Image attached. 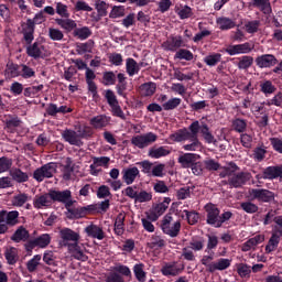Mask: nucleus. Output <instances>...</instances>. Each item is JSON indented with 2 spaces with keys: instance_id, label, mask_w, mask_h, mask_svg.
<instances>
[{
  "instance_id": "1",
  "label": "nucleus",
  "mask_w": 282,
  "mask_h": 282,
  "mask_svg": "<svg viewBox=\"0 0 282 282\" xmlns=\"http://www.w3.org/2000/svg\"><path fill=\"white\" fill-rule=\"evenodd\" d=\"M204 208L206 213V224L212 226V228H221L226 221L232 219V212H224L221 214V209L213 203H207Z\"/></svg>"
},
{
  "instance_id": "2",
  "label": "nucleus",
  "mask_w": 282,
  "mask_h": 282,
  "mask_svg": "<svg viewBox=\"0 0 282 282\" xmlns=\"http://www.w3.org/2000/svg\"><path fill=\"white\" fill-rule=\"evenodd\" d=\"M160 228L163 235L175 238L180 236L182 223L180 220H175L172 214H166L161 220Z\"/></svg>"
},
{
  "instance_id": "3",
  "label": "nucleus",
  "mask_w": 282,
  "mask_h": 282,
  "mask_svg": "<svg viewBox=\"0 0 282 282\" xmlns=\"http://www.w3.org/2000/svg\"><path fill=\"white\" fill-rule=\"evenodd\" d=\"M50 195L53 204H64L67 213L72 215V210H74V204H76V200L72 199V191L64 189V191H56V189H50Z\"/></svg>"
},
{
  "instance_id": "4",
  "label": "nucleus",
  "mask_w": 282,
  "mask_h": 282,
  "mask_svg": "<svg viewBox=\"0 0 282 282\" xmlns=\"http://www.w3.org/2000/svg\"><path fill=\"white\" fill-rule=\"evenodd\" d=\"M58 165L55 162L46 163L33 172V180L36 182L50 180L51 177H54V173H56Z\"/></svg>"
},
{
  "instance_id": "5",
  "label": "nucleus",
  "mask_w": 282,
  "mask_h": 282,
  "mask_svg": "<svg viewBox=\"0 0 282 282\" xmlns=\"http://www.w3.org/2000/svg\"><path fill=\"white\" fill-rule=\"evenodd\" d=\"M198 123L197 120L192 122L188 129H180L177 132L170 135L171 140L174 142H184L186 140H191V138H195L197 135ZM189 130V131H188Z\"/></svg>"
},
{
  "instance_id": "6",
  "label": "nucleus",
  "mask_w": 282,
  "mask_h": 282,
  "mask_svg": "<svg viewBox=\"0 0 282 282\" xmlns=\"http://www.w3.org/2000/svg\"><path fill=\"white\" fill-rule=\"evenodd\" d=\"M156 140L158 134L148 132L145 134H138L132 137L131 144L138 149H147V147H150V144H153V142H156Z\"/></svg>"
},
{
  "instance_id": "7",
  "label": "nucleus",
  "mask_w": 282,
  "mask_h": 282,
  "mask_svg": "<svg viewBox=\"0 0 282 282\" xmlns=\"http://www.w3.org/2000/svg\"><path fill=\"white\" fill-rule=\"evenodd\" d=\"M249 195H251L252 199H257L261 204H270L274 202V192L267 188H252L249 191Z\"/></svg>"
},
{
  "instance_id": "8",
  "label": "nucleus",
  "mask_w": 282,
  "mask_h": 282,
  "mask_svg": "<svg viewBox=\"0 0 282 282\" xmlns=\"http://www.w3.org/2000/svg\"><path fill=\"white\" fill-rule=\"evenodd\" d=\"M251 178L252 174H250V172H238L228 177L227 184L230 188H241L242 186H246Z\"/></svg>"
},
{
  "instance_id": "9",
  "label": "nucleus",
  "mask_w": 282,
  "mask_h": 282,
  "mask_svg": "<svg viewBox=\"0 0 282 282\" xmlns=\"http://www.w3.org/2000/svg\"><path fill=\"white\" fill-rule=\"evenodd\" d=\"M59 237L62 239V246L69 249V246L76 243L78 245V241H80V234L65 227L59 230Z\"/></svg>"
},
{
  "instance_id": "10",
  "label": "nucleus",
  "mask_w": 282,
  "mask_h": 282,
  "mask_svg": "<svg viewBox=\"0 0 282 282\" xmlns=\"http://www.w3.org/2000/svg\"><path fill=\"white\" fill-rule=\"evenodd\" d=\"M184 272V264L177 261L165 262L161 268L163 276H180Z\"/></svg>"
},
{
  "instance_id": "11",
  "label": "nucleus",
  "mask_w": 282,
  "mask_h": 282,
  "mask_svg": "<svg viewBox=\"0 0 282 282\" xmlns=\"http://www.w3.org/2000/svg\"><path fill=\"white\" fill-rule=\"evenodd\" d=\"M26 45V55L30 58H34V61H39V58H45V45H42L41 42L35 41L34 43H25Z\"/></svg>"
},
{
  "instance_id": "12",
  "label": "nucleus",
  "mask_w": 282,
  "mask_h": 282,
  "mask_svg": "<svg viewBox=\"0 0 282 282\" xmlns=\"http://www.w3.org/2000/svg\"><path fill=\"white\" fill-rule=\"evenodd\" d=\"M256 177L257 180H279L282 177V164L268 166L262 171V174H258Z\"/></svg>"
},
{
  "instance_id": "13",
  "label": "nucleus",
  "mask_w": 282,
  "mask_h": 282,
  "mask_svg": "<svg viewBox=\"0 0 282 282\" xmlns=\"http://www.w3.org/2000/svg\"><path fill=\"white\" fill-rule=\"evenodd\" d=\"M23 41L24 43H33L34 41V32L36 30V24L32 19H28L26 22L21 23Z\"/></svg>"
},
{
  "instance_id": "14",
  "label": "nucleus",
  "mask_w": 282,
  "mask_h": 282,
  "mask_svg": "<svg viewBox=\"0 0 282 282\" xmlns=\"http://www.w3.org/2000/svg\"><path fill=\"white\" fill-rule=\"evenodd\" d=\"M182 35L170 36L164 43L163 47L166 52H178L180 47H185Z\"/></svg>"
},
{
  "instance_id": "15",
  "label": "nucleus",
  "mask_w": 282,
  "mask_h": 282,
  "mask_svg": "<svg viewBox=\"0 0 282 282\" xmlns=\"http://www.w3.org/2000/svg\"><path fill=\"white\" fill-rule=\"evenodd\" d=\"M6 223L7 226L13 227L19 224V210L8 212L6 209L0 210V224Z\"/></svg>"
},
{
  "instance_id": "16",
  "label": "nucleus",
  "mask_w": 282,
  "mask_h": 282,
  "mask_svg": "<svg viewBox=\"0 0 282 282\" xmlns=\"http://www.w3.org/2000/svg\"><path fill=\"white\" fill-rule=\"evenodd\" d=\"M226 54L229 56H237V54H250L252 52V45L249 42L242 44L229 45L225 48Z\"/></svg>"
},
{
  "instance_id": "17",
  "label": "nucleus",
  "mask_w": 282,
  "mask_h": 282,
  "mask_svg": "<svg viewBox=\"0 0 282 282\" xmlns=\"http://www.w3.org/2000/svg\"><path fill=\"white\" fill-rule=\"evenodd\" d=\"M95 210H98L96 205L74 207V209L70 210V215H68V219H83V217H86V215H89V213H95Z\"/></svg>"
},
{
  "instance_id": "18",
  "label": "nucleus",
  "mask_w": 282,
  "mask_h": 282,
  "mask_svg": "<svg viewBox=\"0 0 282 282\" xmlns=\"http://www.w3.org/2000/svg\"><path fill=\"white\" fill-rule=\"evenodd\" d=\"M278 64H279V59H276V56L272 54H263L256 58V65H258L260 69L274 67V65H278Z\"/></svg>"
},
{
  "instance_id": "19",
  "label": "nucleus",
  "mask_w": 282,
  "mask_h": 282,
  "mask_svg": "<svg viewBox=\"0 0 282 282\" xmlns=\"http://www.w3.org/2000/svg\"><path fill=\"white\" fill-rule=\"evenodd\" d=\"M121 173L122 180L126 182L127 186H131L137 177H140V170L135 166L123 169Z\"/></svg>"
},
{
  "instance_id": "20",
  "label": "nucleus",
  "mask_w": 282,
  "mask_h": 282,
  "mask_svg": "<svg viewBox=\"0 0 282 282\" xmlns=\"http://www.w3.org/2000/svg\"><path fill=\"white\" fill-rule=\"evenodd\" d=\"M84 232H86L87 237H90V239H98L99 241H102L105 239V230H102V227L98 225H88Z\"/></svg>"
},
{
  "instance_id": "21",
  "label": "nucleus",
  "mask_w": 282,
  "mask_h": 282,
  "mask_svg": "<svg viewBox=\"0 0 282 282\" xmlns=\"http://www.w3.org/2000/svg\"><path fill=\"white\" fill-rule=\"evenodd\" d=\"M52 204H53V200H52V196L50 195V191L48 193H45L41 196H35L33 200V206L37 210H41V208H50Z\"/></svg>"
},
{
  "instance_id": "22",
  "label": "nucleus",
  "mask_w": 282,
  "mask_h": 282,
  "mask_svg": "<svg viewBox=\"0 0 282 282\" xmlns=\"http://www.w3.org/2000/svg\"><path fill=\"white\" fill-rule=\"evenodd\" d=\"M109 122H111V117L107 115H99L89 120V124L93 129H105V127H109Z\"/></svg>"
},
{
  "instance_id": "23",
  "label": "nucleus",
  "mask_w": 282,
  "mask_h": 282,
  "mask_svg": "<svg viewBox=\"0 0 282 282\" xmlns=\"http://www.w3.org/2000/svg\"><path fill=\"white\" fill-rule=\"evenodd\" d=\"M63 139L73 147H83V140L79 139L78 133L74 130L66 129L62 133Z\"/></svg>"
},
{
  "instance_id": "24",
  "label": "nucleus",
  "mask_w": 282,
  "mask_h": 282,
  "mask_svg": "<svg viewBox=\"0 0 282 282\" xmlns=\"http://www.w3.org/2000/svg\"><path fill=\"white\" fill-rule=\"evenodd\" d=\"M197 160H199V154L184 153L178 156V164H181L183 169H191Z\"/></svg>"
},
{
  "instance_id": "25",
  "label": "nucleus",
  "mask_w": 282,
  "mask_h": 282,
  "mask_svg": "<svg viewBox=\"0 0 282 282\" xmlns=\"http://www.w3.org/2000/svg\"><path fill=\"white\" fill-rule=\"evenodd\" d=\"M55 23L66 32H74L76 28H78V24L76 23V21L69 18H56Z\"/></svg>"
},
{
  "instance_id": "26",
  "label": "nucleus",
  "mask_w": 282,
  "mask_h": 282,
  "mask_svg": "<svg viewBox=\"0 0 282 282\" xmlns=\"http://www.w3.org/2000/svg\"><path fill=\"white\" fill-rule=\"evenodd\" d=\"M95 10L97 11V17L94 18V21L98 23L102 17H107L109 10V4L105 0H95Z\"/></svg>"
},
{
  "instance_id": "27",
  "label": "nucleus",
  "mask_w": 282,
  "mask_h": 282,
  "mask_svg": "<svg viewBox=\"0 0 282 282\" xmlns=\"http://www.w3.org/2000/svg\"><path fill=\"white\" fill-rule=\"evenodd\" d=\"M21 119L17 116L9 115V117L4 120V129L9 133H14L17 131V128L21 127Z\"/></svg>"
},
{
  "instance_id": "28",
  "label": "nucleus",
  "mask_w": 282,
  "mask_h": 282,
  "mask_svg": "<svg viewBox=\"0 0 282 282\" xmlns=\"http://www.w3.org/2000/svg\"><path fill=\"white\" fill-rule=\"evenodd\" d=\"M30 239V231L25 227L20 226L14 234L11 236V241L15 243H21V241H28Z\"/></svg>"
},
{
  "instance_id": "29",
  "label": "nucleus",
  "mask_w": 282,
  "mask_h": 282,
  "mask_svg": "<svg viewBox=\"0 0 282 282\" xmlns=\"http://www.w3.org/2000/svg\"><path fill=\"white\" fill-rule=\"evenodd\" d=\"M91 34H94V32L91 31V29H89V26H76L73 31V36L75 39H78L79 41H87V39H89Z\"/></svg>"
},
{
  "instance_id": "30",
  "label": "nucleus",
  "mask_w": 282,
  "mask_h": 282,
  "mask_svg": "<svg viewBox=\"0 0 282 282\" xmlns=\"http://www.w3.org/2000/svg\"><path fill=\"white\" fill-rule=\"evenodd\" d=\"M231 129L236 133H246L248 131V120L242 118L232 119Z\"/></svg>"
},
{
  "instance_id": "31",
  "label": "nucleus",
  "mask_w": 282,
  "mask_h": 282,
  "mask_svg": "<svg viewBox=\"0 0 282 282\" xmlns=\"http://www.w3.org/2000/svg\"><path fill=\"white\" fill-rule=\"evenodd\" d=\"M216 23L219 30H221L223 32L232 30L237 25V23L232 19L226 17L217 18Z\"/></svg>"
},
{
  "instance_id": "32",
  "label": "nucleus",
  "mask_w": 282,
  "mask_h": 282,
  "mask_svg": "<svg viewBox=\"0 0 282 282\" xmlns=\"http://www.w3.org/2000/svg\"><path fill=\"white\" fill-rule=\"evenodd\" d=\"M68 251L70 252L72 257L75 258L77 261H87L89 259L87 254L83 252V249L79 245H69Z\"/></svg>"
},
{
  "instance_id": "33",
  "label": "nucleus",
  "mask_w": 282,
  "mask_h": 282,
  "mask_svg": "<svg viewBox=\"0 0 282 282\" xmlns=\"http://www.w3.org/2000/svg\"><path fill=\"white\" fill-rule=\"evenodd\" d=\"M10 176L18 184H23L30 180V175H28V173L21 171V169H19V167L11 170Z\"/></svg>"
},
{
  "instance_id": "34",
  "label": "nucleus",
  "mask_w": 282,
  "mask_h": 282,
  "mask_svg": "<svg viewBox=\"0 0 282 282\" xmlns=\"http://www.w3.org/2000/svg\"><path fill=\"white\" fill-rule=\"evenodd\" d=\"M94 45H96V42H94V40H88L87 42H84V43H77L76 52L79 55L91 54V52H94Z\"/></svg>"
},
{
  "instance_id": "35",
  "label": "nucleus",
  "mask_w": 282,
  "mask_h": 282,
  "mask_svg": "<svg viewBox=\"0 0 282 282\" xmlns=\"http://www.w3.org/2000/svg\"><path fill=\"white\" fill-rule=\"evenodd\" d=\"M148 155L153 160H160V158H166V155H171V151L164 147L151 148Z\"/></svg>"
},
{
  "instance_id": "36",
  "label": "nucleus",
  "mask_w": 282,
  "mask_h": 282,
  "mask_svg": "<svg viewBox=\"0 0 282 282\" xmlns=\"http://www.w3.org/2000/svg\"><path fill=\"white\" fill-rule=\"evenodd\" d=\"M117 80H118V84L116 86V89H117L118 96H122V98H127V94L124 93L127 91V77L124 76V74L119 73L117 75Z\"/></svg>"
},
{
  "instance_id": "37",
  "label": "nucleus",
  "mask_w": 282,
  "mask_h": 282,
  "mask_svg": "<svg viewBox=\"0 0 282 282\" xmlns=\"http://www.w3.org/2000/svg\"><path fill=\"white\" fill-rule=\"evenodd\" d=\"M260 91L261 94L268 96H272V94L276 93V86L270 79H265L260 83Z\"/></svg>"
},
{
  "instance_id": "38",
  "label": "nucleus",
  "mask_w": 282,
  "mask_h": 282,
  "mask_svg": "<svg viewBox=\"0 0 282 282\" xmlns=\"http://www.w3.org/2000/svg\"><path fill=\"white\" fill-rule=\"evenodd\" d=\"M4 259L9 265H14L19 261V251L14 247H10L4 251Z\"/></svg>"
},
{
  "instance_id": "39",
  "label": "nucleus",
  "mask_w": 282,
  "mask_h": 282,
  "mask_svg": "<svg viewBox=\"0 0 282 282\" xmlns=\"http://www.w3.org/2000/svg\"><path fill=\"white\" fill-rule=\"evenodd\" d=\"M126 72L128 76H135V74L140 73V68L138 66V62L132 57H128L126 59Z\"/></svg>"
},
{
  "instance_id": "40",
  "label": "nucleus",
  "mask_w": 282,
  "mask_h": 282,
  "mask_svg": "<svg viewBox=\"0 0 282 282\" xmlns=\"http://www.w3.org/2000/svg\"><path fill=\"white\" fill-rule=\"evenodd\" d=\"M279 243H281V238L279 235L273 234L271 235L268 245L265 246V252L267 254H270V252H274L276 248H279Z\"/></svg>"
},
{
  "instance_id": "41",
  "label": "nucleus",
  "mask_w": 282,
  "mask_h": 282,
  "mask_svg": "<svg viewBox=\"0 0 282 282\" xmlns=\"http://www.w3.org/2000/svg\"><path fill=\"white\" fill-rule=\"evenodd\" d=\"M132 270L137 281L147 282V271H144V263L134 264Z\"/></svg>"
},
{
  "instance_id": "42",
  "label": "nucleus",
  "mask_w": 282,
  "mask_h": 282,
  "mask_svg": "<svg viewBox=\"0 0 282 282\" xmlns=\"http://www.w3.org/2000/svg\"><path fill=\"white\" fill-rule=\"evenodd\" d=\"M55 13L58 14L61 19H69V17H72L69 7L63 2H55Z\"/></svg>"
},
{
  "instance_id": "43",
  "label": "nucleus",
  "mask_w": 282,
  "mask_h": 282,
  "mask_svg": "<svg viewBox=\"0 0 282 282\" xmlns=\"http://www.w3.org/2000/svg\"><path fill=\"white\" fill-rule=\"evenodd\" d=\"M124 214L120 213L118 214L116 220H115V234L118 235V237H121V235H124Z\"/></svg>"
},
{
  "instance_id": "44",
  "label": "nucleus",
  "mask_w": 282,
  "mask_h": 282,
  "mask_svg": "<svg viewBox=\"0 0 282 282\" xmlns=\"http://www.w3.org/2000/svg\"><path fill=\"white\" fill-rule=\"evenodd\" d=\"M164 246H166V241H164V239H162V237L160 236H152L150 241L148 242V247L151 250H160L164 248Z\"/></svg>"
},
{
  "instance_id": "45",
  "label": "nucleus",
  "mask_w": 282,
  "mask_h": 282,
  "mask_svg": "<svg viewBox=\"0 0 282 282\" xmlns=\"http://www.w3.org/2000/svg\"><path fill=\"white\" fill-rule=\"evenodd\" d=\"M238 69H250V67H252V63H254V58L250 55H243L241 57H238Z\"/></svg>"
},
{
  "instance_id": "46",
  "label": "nucleus",
  "mask_w": 282,
  "mask_h": 282,
  "mask_svg": "<svg viewBox=\"0 0 282 282\" xmlns=\"http://www.w3.org/2000/svg\"><path fill=\"white\" fill-rule=\"evenodd\" d=\"M156 89L158 85H155L153 82L145 83L140 86L141 95L145 97L153 96Z\"/></svg>"
},
{
  "instance_id": "47",
  "label": "nucleus",
  "mask_w": 282,
  "mask_h": 282,
  "mask_svg": "<svg viewBox=\"0 0 282 282\" xmlns=\"http://www.w3.org/2000/svg\"><path fill=\"white\" fill-rule=\"evenodd\" d=\"M217 246H219V238L215 235H207L205 252H215V250H217Z\"/></svg>"
},
{
  "instance_id": "48",
  "label": "nucleus",
  "mask_w": 282,
  "mask_h": 282,
  "mask_svg": "<svg viewBox=\"0 0 282 282\" xmlns=\"http://www.w3.org/2000/svg\"><path fill=\"white\" fill-rule=\"evenodd\" d=\"M175 59L178 61H193V58H195V55L193 54V52L186 50V48H180L178 51H176L175 55H174Z\"/></svg>"
},
{
  "instance_id": "49",
  "label": "nucleus",
  "mask_w": 282,
  "mask_h": 282,
  "mask_svg": "<svg viewBox=\"0 0 282 282\" xmlns=\"http://www.w3.org/2000/svg\"><path fill=\"white\" fill-rule=\"evenodd\" d=\"M206 256H203L200 263L207 268V272H213V265L215 262H210L215 259V252H205Z\"/></svg>"
},
{
  "instance_id": "50",
  "label": "nucleus",
  "mask_w": 282,
  "mask_h": 282,
  "mask_svg": "<svg viewBox=\"0 0 282 282\" xmlns=\"http://www.w3.org/2000/svg\"><path fill=\"white\" fill-rule=\"evenodd\" d=\"M228 268H230V260L226 258H220L217 262H214V264L212 265V273L217 272V270H228Z\"/></svg>"
},
{
  "instance_id": "51",
  "label": "nucleus",
  "mask_w": 282,
  "mask_h": 282,
  "mask_svg": "<svg viewBox=\"0 0 282 282\" xmlns=\"http://www.w3.org/2000/svg\"><path fill=\"white\" fill-rule=\"evenodd\" d=\"M76 133L79 140H88V138H91V135H94V129L89 126H84L79 127Z\"/></svg>"
},
{
  "instance_id": "52",
  "label": "nucleus",
  "mask_w": 282,
  "mask_h": 282,
  "mask_svg": "<svg viewBox=\"0 0 282 282\" xmlns=\"http://www.w3.org/2000/svg\"><path fill=\"white\" fill-rule=\"evenodd\" d=\"M34 241L37 248H47V246H50V243L52 242V237L50 236V234H42L37 238H34Z\"/></svg>"
},
{
  "instance_id": "53",
  "label": "nucleus",
  "mask_w": 282,
  "mask_h": 282,
  "mask_svg": "<svg viewBox=\"0 0 282 282\" xmlns=\"http://www.w3.org/2000/svg\"><path fill=\"white\" fill-rule=\"evenodd\" d=\"M180 105H182V99L174 97L165 101L162 107L164 111H173V109H177Z\"/></svg>"
},
{
  "instance_id": "54",
  "label": "nucleus",
  "mask_w": 282,
  "mask_h": 282,
  "mask_svg": "<svg viewBox=\"0 0 282 282\" xmlns=\"http://www.w3.org/2000/svg\"><path fill=\"white\" fill-rule=\"evenodd\" d=\"M204 63H206L208 67H215V65L221 63V53H213L207 55L204 58Z\"/></svg>"
},
{
  "instance_id": "55",
  "label": "nucleus",
  "mask_w": 282,
  "mask_h": 282,
  "mask_svg": "<svg viewBox=\"0 0 282 282\" xmlns=\"http://www.w3.org/2000/svg\"><path fill=\"white\" fill-rule=\"evenodd\" d=\"M63 180H72V174L74 173V165H72V159H67L65 165L62 169Z\"/></svg>"
},
{
  "instance_id": "56",
  "label": "nucleus",
  "mask_w": 282,
  "mask_h": 282,
  "mask_svg": "<svg viewBox=\"0 0 282 282\" xmlns=\"http://www.w3.org/2000/svg\"><path fill=\"white\" fill-rule=\"evenodd\" d=\"M30 199V196L25 193H20L12 198V206L21 208Z\"/></svg>"
},
{
  "instance_id": "57",
  "label": "nucleus",
  "mask_w": 282,
  "mask_h": 282,
  "mask_svg": "<svg viewBox=\"0 0 282 282\" xmlns=\"http://www.w3.org/2000/svg\"><path fill=\"white\" fill-rule=\"evenodd\" d=\"M259 28H261V21L259 20H252L245 24V29L248 34H257V32H259Z\"/></svg>"
},
{
  "instance_id": "58",
  "label": "nucleus",
  "mask_w": 282,
  "mask_h": 282,
  "mask_svg": "<svg viewBox=\"0 0 282 282\" xmlns=\"http://www.w3.org/2000/svg\"><path fill=\"white\" fill-rule=\"evenodd\" d=\"M189 140L192 143L183 145L184 151H197L202 149V142H199L197 134H195V137H191Z\"/></svg>"
},
{
  "instance_id": "59",
  "label": "nucleus",
  "mask_w": 282,
  "mask_h": 282,
  "mask_svg": "<svg viewBox=\"0 0 282 282\" xmlns=\"http://www.w3.org/2000/svg\"><path fill=\"white\" fill-rule=\"evenodd\" d=\"M21 67L22 68L20 70V76L24 78V80H28L29 78H34V76H36V72H34V68L25 64H22Z\"/></svg>"
},
{
  "instance_id": "60",
  "label": "nucleus",
  "mask_w": 282,
  "mask_h": 282,
  "mask_svg": "<svg viewBox=\"0 0 282 282\" xmlns=\"http://www.w3.org/2000/svg\"><path fill=\"white\" fill-rule=\"evenodd\" d=\"M126 10L124 6H113L109 13V19H121V17H124Z\"/></svg>"
},
{
  "instance_id": "61",
  "label": "nucleus",
  "mask_w": 282,
  "mask_h": 282,
  "mask_svg": "<svg viewBox=\"0 0 282 282\" xmlns=\"http://www.w3.org/2000/svg\"><path fill=\"white\" fill-rule=\"evenodd\" d=\"M183 213L185 214L187 224H189V226H195V224L199 221V213L195 210L188 212V209H184Z\"/></svg>"
},
{
  "instance_id": "62",
  "label": "nucleus",
  "mask_w": 282,
  "mask_h": 282,
  "mask_svg": "<svg viewBox=\"0 0 282 282\" xmlns=\"http://www.w3.org/2000/svg\"><path fill=\"white\" fill-rule=\"evenodd\" d=\"M240 208L248 213V215H254V213H259V206L252 202H243L240 204Z\"/></svg>"
},
{
  "instance_id": "63",
  "label": "nucleus",
  "mask_w": 282,
  "mask_h": 282,
  "mask_svg": "<svg viewBox=\"0 0 282 282\" xmlns=\"http://www.w3.org/2000/svg\"><path fill=\"white\" fill-rule=\"evenodd\" d=\"M48 37L51 41H63V39H65V34L59 29L50 28Z\"/></svg>"
},
{
  "instance_id": "64",
  "label": "nucleus",
  "mask_w": 282,
  "mask_h": 282,
  "mask_svg": "<svg viewBox=\"0 0 282 282\" xmlns=\"http://www.w3.org/2000/svg\"><path fill=\"white\" fill-rule=\"evenodd\" d=\"M41 262V254H35L31 260L26 262V269L29 272H36L39 263Z\"/></svg>"
}]
</instances>
